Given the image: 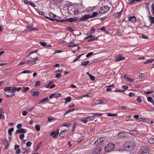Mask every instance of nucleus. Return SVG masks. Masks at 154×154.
<instances>
[{
    "label": "nucleus",
    "instance_id": "f257e3e1",
    "mask_svg": "<svg viewBox=\"0 0 154 154\" xmlns=\"http://www.w3.org/2000/svg\"><path fill=\"white\" fill-rule=\"evenodd\" d=\"M136 143L133 141H129L126 142L123 146L124 149L128 151L133 150L136 146Z\"/></svg>",
    "mask_w": 154,
    "mask_h": 154
},
{
    "label": "nucleus",
    "instance_id": "f03ea898",
    "mask_svg": "<svg viewBox=\"0 0 154 154\" xmlns=\"http://www.w3.org/2000/svg\"><path fill=\"white\" fill-rule=\"evenodd\" d=\"M115 147V145L112 143H109L106 145L104 150L107 152H109L113 150Z\"/></svg>",
    "mask_w": 154,
    "mask_h": 154
},
{
    "label": "nucleus",
    "instance_id": "7ed1b4c3",
    "mask_svg": "<svg viewBox=\"0 0 154 154\" xmlns=\"http://www.w3.org/2000/svg\"><path fill=\"white\" fill-rule=\"evenodd\" d=\"M49 17L45 16V17L51 21H54L55 20H58V19L56 18V15L54 14L52 12H50L49 14Z\"/></svg>",
    "mask_w": 154,
    "mask_h": 154
},
{
    "label": "nucleus",
    "instance_id": "20e7f679",
    "mask_svg": "<svg viewBox=\"0 0 154 154\" xmlns=\"http://www.w3.org/2000/svg\"><path fill=\"white\" fill-rule=\"evenodd\" d=\"M110 8L108 6H105L101 7L99 11L100 14H104L107 12L109 10Z\"/></svg>",
    "mask_w": 154,
    "mask_h": 154
},
{
    "label": "nucleus",
    "instance_id": "39448f33",
    "mask_svg": "<svg viewBox=\"0 0 154 154\" xmlns=\"http://www.w3.org/2000/svg\"><path fill=\"white\" fill-rule=\"evenodd\" d=\"M150 151L149 148L147 146H143L141 147L140 150V152L142 153H146Z\"/></svg>",
    "mask_w": 154,
    "mask_h": 154
},
{
    "label": "nucleus",
    "instance_id": "423d86ee",
    "mask_svg": "<svg viewBox=\"0 0 154 154\" xmlns=\"http://www.w3.org/2000/svg\"><path fill=\"white\" fill-rule=\"evenodd\" d=\"M115 61L116 62L120 61L125 60V58L124 57H122L121 54H119L116 55L115 57Z\"/></svg>",
    "mask_w": 154,
    "mask_h": 154
},
{
    "label": "nucleus",
    "instance_id": "0eeeda50",
    "mask_svg": "<svg viewBox=\"0 0 154 154\" xmlns=\"http://www.w3.org/2000/svg\"><path fill=\"white\" fill-rule=\"evenodd\" d=\"M30 58L33 60H29V65H34L36 63V61L37 60H38V57H36L35 58L33 59L31 57H30Z\"/></svg>",
    "mask_w": 154,
    "mask_h": 154
},
{
    "label": "nucleus",
    "instance_id": "6e6552de",
    "mask_svg": "<svg viewBox=\"0 0 154 154\" xmlns=\"http://www.w3.org/2000/svg\"><path fill=\"white\" fill-rule=\"evenodd\" d=\"M104 140L105 138L104 137H100L97 139L94 142L95 145L97 146L99 144L101 143L102 142L104 141Z\"/></svg>",
    "mask_w": 154,
    "mask_h": 154
},
{
    "label": "nucleus",
    "instance_id": "1a4fd4ad",
    "mask_svg": "<svg viewBox=\"0 0 154 154\" xmlns=\"http://www.w3.org/2000/svg\"><path fill=\"white\" fill-rule=\"evenodd\" d=\"M59 130L57 129L55 131L52 132L50 134V135H54L53 136V138H55L58 136L59 134Z\"/></svg>",
    "mask_w": 154,
    "mask_h": 154
},
{
    "label": "nucleus",
    "instance_id": "9d476101",
    "mask_svg": "<svg viewBox=\"0 0 154 154\" xmlns=\"http://www.w3.org/2000/svg\"><path fill=\"white\" fill-rule=\"evenodd\" d=\"M136 17L134 16H130L128 17V21L134 23L136 22Z\"/></svg>",
    "mask_w": 154,
    "mask_h": 154
},
{
    "label": "nucleus",
    "instance_id": "9b49d317",
    "mask_svg": "<svg viewBox=\"0 0 154 154\" xmlns=\"http://www.w3.org/2000/svg\"><path fill=\"white\" fill-rule=\"evenodd\" d=\"M128 133L125 132H119L118 135L119 137H127Z\"/></svg>",
    "mask_w": 154,
    "mask_h": 154
},
{
    "label": "nucleus",
    "instance_id": "f8f14e48",
    "mask_svg": "<svg viewBox=\"0 0 154 154\" xmlns=\"http://www.w3.org/2000/svg\"><path fill=\"white\" fill-rule=\"evenodd\" d=\"M68 131L67 130H64L61 131L60 134L59 136L60 137H63L66 136L68 133Z\"/></svg>",
    "mask_w": 154,
    "mask_h": 154
},
{
    "label": "nucleus",
    "instance_id": "ddd939ff",
    "mask_svg": "<svg viewBox=\"0 0 154 154\" xmlns=\"http://www.w3.org/2000/svg\"><path fill=\"white\" fill-rule=\"evenodd\" d=\"M4 111L3 109L0 107V119H4L5 116L4 115Z\"/></svg>",
    "mask_w": 154,
    "mask_h": 154
},
{
    "label": "nucleus",
    "instance_id": "4468645a",
    "mask_svg": "<svg viewBox=\"0 0 154 154\" xmlns=\"http://www.w3.org/2000/svg\"><path fill=\"white\" fill-rule=\"evenodd\" d=\"M149 14V20L151 24H153L154 23V16L152 17L150 13Z\"/></svg>",
    "mask_w": 154,
    "mask_h": 154
},
{
    "label": "nucleus",
    "instance_id": "2eb2a0df",
    "mask_svg": "<svg viewBox=\"0 0 154 154\" xmlns=\"http://www.w3.org/2000/svg\"><path fill=\"white\" fill-rule=\"evenodd\" d=\"M90 17L89 15H85L81 17L80 20H85L88 19Z\"/></svg>",
    "mask_w": 154,
    "mask_h": 154
},
{
    "label": "nucleus",
    "instance_id": "dca6fc26",
    "mask_svg": "<svg viewBox=\"0 0 154 154\" xmlns=\"http://www.w3.org/2000/svg\"><path fill=\"white\" fill-rule=\"evenodd\" d=\"M9 92L11 93H12V94L8 95L6 94L5 92H4V94L6 95L7 97H12L15 96V91L14 90H12V91H10Z\"/></svg>",
    "mask_w": 154,
    "mask_h": 154
},
{
    "label": "nucleus",
    "instance_id": "f3484780",
    "mask_svg": "<svg viewBox=\"0 0 154 154\" xmlns=\"http://www.w3.org/2000/svg\"><path fill=\"white\" fill-rule=\"evenodd\" d=\"M78 19L75 17V18H70L68 19H66V20L68 22H72L77 20Z\"/></svg>",
    "mask_w": 154,
    "mask_h": 154
},
{
    "label": "nucleus",
    "instance_id": "a211bd4d",
    "mask_svg": "<svg viewBox=\"0 0 154 154\" xmlns=\"http://www.w3.org/2000/svg\"><path fill=\"white\" fill-rule=\"evenodd\" d=\"M49 98L48 97L46 98L43 99L42 100H40L39 102V104H44L45 102L49 101Z\"/></svg>",
    "mask_w": 154,
    "mask_h": 154
},
{
    "label": "nucleus",
    "instance_id": "6ab92c4d",
    "mask_svg": "<svg viewBox=\"0 0 154 154\" xmlns=\"http://www.w3.org/2000/svg\"><path fill=\"white\" fill-rule=\"evenodd\" d=\"M26 131V129L21 128L16 131V132L17 133H22L23 134L25 133Z\"/></svg>",
    "mask_w": 154,
    "mask_h": 154
},
{
    "label": "nucleus",
    "instance_id": "aec40b11",
    "mask_svg": "<svg viewBox=\"0 0 154 154\" xmlns=\"http://www.w3.org/2000/svg\"><path fill=\"white\" fill-rule=\"evenodd\" d=\"M25 4L26 5H29L33 7H34L36 6V5L34 3H33L32 2L30 1H25Z\"/></svg>",
    "mask_w": 154,
    "mask_h": 154
},
{
    "label": "nucleus",
    "instance_id": "412c9836",
    "mask_svg": "<svg viewBox=\"0 0 154 154\" xmlns=\"http://www.w3.org/2000/svg\"><path fill=\"white\" fill-rule=\"evenodd\" d=\"M101 150V147H98L95 149L94 152L96 154H99Z\"/></svg>",
    "mask_w": 154,
    "mask_h": 154
},
{
    "label": "nucleus",
    "instance_id": "4be33fe9",
    "mask_svg": "<svg viewBox=\"0 0 154 154\" xmlns=\"http://www.w3.org/2000/svg\"><path fill=\"white\" fill-rule=\"evenodd\" d=\"M129 134L132 135H136L137 134L138 132L134 130H131L129 132Z\"/></svg>",
    "mask_w": 154,
    "mask_h": 154
},
{
    "label": "nucleus",
    "instance_id": "5701e85b",
    "mask_svg": "<svg viewBox=\"0 0 154 154\" xmlns=\"http://www.w3.org/2000/svg\"><path fill=\"white\" fill-rule=\"evenodd\" d=\"M72 12L74 14H78L79 12V11L78 10V9L77 8H74L72 9L71 10Z\"/></svg>",
    "mask_w": 154,
    "mask_h": 154
},
{
    "label": "nucleus",
    "instance_id": "b1692460",
    "mask_svg": "<svg viewBox=\"0 0 154 154\" xmlns=\"http://www.w3.org/2000/svg\"><path fill=\"white\" fill-rule=\"evenodd\" d=\"M27 28L29 29V30L31 31H34V30H38V29H36L35 28H32V26L30 25H28L26 26Z\"/></svg>",
    "mask_w": 154,
    "mask_h": 154
},
{
    "label": "nucleus",
    "instance_id": "393cba45",
    "mask_svg": "<svg viewBox=\"0 0 154 154\" xmlns=\"http://www.w3.org/2000/svg\"><path fill=\"white\" fill-rule=\"evenodd\" d=\"M31 94L33 96H38L39 95V92L35 91H32Z\"/></svg>",
    "mask_w": 154,
    "mask_h": 154
},
{
    "label": "nucleus",
    "instance_id": "a878e982",
    "mask_svg": "<svg viewBox=\"0 0 154 154\" xmlns=\"http://www.w3.org/2000/svg\"><path fill=\"white\" fill-rule=\"evenodd\" d=\"M21 87H14L12 88V90H14V91H20L21 90Z\"/></svg>",
    "mask_w": 154,
    "mask_h": 154
},
{
    "label": "nucleus",
    "instance_id": "bb28decb",
    "mask_svg": "<svg viewBox=\"0 0 154 154\" xmlns=\"http://www.w3.org/2000/svg\"><path fill=\"white\" fill-rule=\"evenodd\" d=\"M122 10L121 11H120L119 12H117L116 13H115V17H117L120 16L122 14Z\"/></svg>",
    "mask_w": 154,
    "mask_h": 154
},
{
    "label": "nucleus",
    "instance_id": "cd10ccee",
    "mask_svg": "<svg viewBox=\"0 0 154 154\" xmlns=\"http://www.w3.org/2000/svg\"><path fill=\"white\" fill-rule=\"evenodd\" d=\"M99 13L96 12H93L92 14L90 16V17L92 18L94 17H96L98 14Z\"/></svg>",
    "mask_w": 154,
    "mask_h": 154
},
{
    "label": "nucleus",
    "instance_id": "c85d7f7f",
    "mask_svg": "<svg viewBox=\"0 0 154 154\" xmlns=\"http://www.w3.org/2000/svg\"><path fill=\"white\" fill-rule=\"evenodd\" d=\"M89 62L88 61H83L81 62V65L82 66H85L87 65Z\"/></svg>",
    "mask_w": 154,
    "mask_h": 154
},
{
    "label": "nucleus",
    "instance_id": "c756f323",
    "mask_svg": "<svg viewBox=\"0 0 154 154\" xmlns=\"http://www.w3.org/2000/svg\"><path fill=\"white\" fill-rule=\"evenodd\" d=\"M148 142L151 144H154V138H150L148 140Z\"/></svg>",
    "mask_w": 154,
    "mask_h": 154
},
{
    "label": "nucleus",
    "instance_id": "7c9ffc66",
    "mask_svg": "<svg viewBox=\"0 0 154 154\" xmlns=\"http://www.w3.org/2000/svg\"><path fill=\"white\" fill-rule=\"evenodd\" d=\"M88 121V120L87 119V117L83 119H82L81 120V121L82 122L84 123H87Z\"/></svg>",
    "mask_w": 154,
    "mask_h": 154
},
{
    "label": "nucleus",
    "instance_id": "2f4dec72",
    "mask_svg": "<svg viewBox=\"0 0 154 154\" xmlns=\"http://www.w3.org/2000/svg\"><path fill=\"white\" fill-rule=\"evenodd\" d=\"M41 125H37L35 126V128L37 131H39L40 129Z\"/></svg>",
    "mask_w": 154,
    "mask_h": 154
},
{
    "label": "nucleus",
    "instance_id": "473e14b6",
    "mask_svg": "<svg viewBox=\"0 0 154 154\" xmlns=\"http://www.w3.org/2000/svg\"><path fill=\"white\" fill-rule=\"evenodd\" d=\"M95 29L92 28L91 30H89L88 32V34H91L94 32L95 31Z\"/></svg>",
    "mask_w": 154,
    "mask_h": 154
},
{
    "label": "nucleus",
    "instance_id": "72a5a7b5",
    "mask_svg": "<svg viewBox=\"0 0 154 154\" xmlns=\"http://www.w3.org/2000/svg\"><path fill=\"white\" fill-rule=\"evenodd\" d=\"M75 110V108H72V109H70L68 110L64 113V114L65 115L70 112L73 111Z\"/></svg>",
    "mask_w": 154,
    "mask_h": 154
},
{
    "label": "nucleus",
    "instance_id": "f704fd0d",
    "mask_svg": "<svg viewBox=\"0 0 154 154\" xmlns=\"http://www.w3.org/2000/svg\"><path fill=\"white\" fill-rule=\"evenodd\" d=\"M87 119L89 121H93L94 120L95 117L94 116H89L87 117Z\"/></svg>",
    "mask_w": 154,
    "mask_h": 154
},
{
    "label": "nucleus",
    "instance_id": "c9c22d12",
    "mask_svg": "<svg viewBox=\"0 0 154 154\" xmlns=\"http://www.w3.org/2000/svg\"><path fill=\"white\" fill-rule=\"evenodd\" d=\"M84 136H82L81 137L77 140V142L78 143L84 140Z\"/></svg>",
    "mask_w": 154,
    "mask_h": 154
},
{
    "label": "nucleus",
    "instance_id": "e433bc0d",
    "mask_svg": "<svg viewBox=\"0 0 154 154\" xmlns=\"http://www.w3.org/2000/svg\"><path fill=\"white\" fill-rule=\"evenodd\" d=\"M107 115L109 116H117V114H111L110 113H108L107 114Z\"/></svg>",
    "mask_w": 154,
    "mask_h": 154
},
{
    "label": "nucleus",
    "instance_id": "4c0bfd02",
    "mask_svg": "<svg viewBox=\"0 0 154 154\" xmlns=\"http://www.w3.org/2000/svg\"><path fill=\"white\" fill-rule=\"evenodd\" d=\"M14 130V128H11L8 131V134L10 135H12L11 132L13 131Z\"/></svg>",
    "mask_w": 154,
    "mask_h": 154
},
{
    "label": "nucleus",
    "instance_id": "58836bf2",
    "mask_svg": "<svg viewBox=\"0 0 154 154\" xmlns=\"http://www.w3.org/2000/svg\"><path fill=\"white\" fill-rule=\"evenodd\" d=\"M11 89V87H6L5 88L4 90L5 91H10Z\"/></svg>",
    "mask_w": 154,
    "mask_h": 154
},
{
    "label": "nucleus",
    "instance_id": "ea45409f",
    "mask_svg": "<svg viewBox=\"0 0 154 154\" xmlns=\"http://www.w3.org/2000/svg\"><path fill=\"white\" fill-rule=\"evenodd\" d=\"M141 1V0H130V2H129V4H132L133 3H135V2L136 1L137 2H140Z\"/></svg>",
    "mask_w": 154,
    "mask_h": 154
},
{
    "label": "nucleus",
    "instance_id": "a19ab883",
    "mask_svg": "<svg viewBox=\"0 0 154 154\" xmlns=\"http://www.w3.org/2000/svg\"><path fill=\"white\" fill-rule=\"evenodd\" d=\"M149 3H150L149 2H146L145 4V5L146 6V8L147 9H148L149 11V7L148 6L149 5Z\"/></svg>",
    "mask_w": 154,
    "mask_h": 154
},
{
    "label": "nucleus",
    "instance_id": "79ce46f5",
    "mask_svg": "<svg viewBox=\"0 0 154 154\" xmlns=\"http://www.w3.org/2000/svg\"><path fill=\"white\" fill-rule=\"evenodd\" d=\"M65 100L66 102H69L71 101V98L70 96L67 97L66 99H65Z\"/></svg>",
    "mask_w": 154,
    "mask_h": 154
},
{
    "label": "nucleus",
    "instance_id": "37998d69",
    "mask_svg": "<svg viewBox=\"0 0 154 154\" xmlns=\"http://www.w3.org/2000/svg\"><path fill=\"white\" fill-rule=\"evenodd\" d=\"M147 100L149 102H151V103H152L154 101V100L152 99L151 97H148L147 98Z\"/></svg>",
    "mask_w": 154,
    "mask_h": 154
},
{
    "label": "nucleus",
    "instance_id": "c03bdc74",
    "mask_svg": "<svg viewBox=\"0 0 154 154\" xmlns=\"http://www.w3.org/2000/svg\"><path fill=\"white\" fill-rule=\"evenodd\" d=\"M151 12L152 14H154V3L151 6Z\"/></svg>",
    "mask_w": 154,
    "mask_h": 154
},
{
    "label": "nucleus",
    "instance_id": "a18cd8bd",
    "mask_svg": "<svg viewBox=\"0 0 154 154\" xmlns=\"http://www.w3.org/2000/svg\"><path fill=\"white\" fill-rule=\"evenodd\" d=\"M38 51V50H36L35 51H32L31 52H30L29 54L28 55H26V57H29V56H30L31 54H33V53H36V52H37Z\"/></svg>",
    "mask_w": 154,
    "mask_h": 154
},
{
    "label": "nucleus",
    "instance_id": "49530a36",
    "mask_svg": "<svg viewBox=\"0 0 154 154\" xmlns=\"http://www.w3.org/2000/svg\"><path fill=\"white\" fill-rule=\"evenodd\" d=\"M39 44L43 46H45L46 45V43L45 42H39Z\"/></svg>",
    "mask_w": 154,
    "mask_h": 154
},
{
    "label": "nucleus",
    "instance_id": "de8ad7c7",
    "mask_svg": "<svg viewBox=\"0 0 154 154\" xmlns=\"http://www.w3.org/2000/svg\"><path fill=\"white\" fill-rule=\"evenodd\" d=\"M52 82H49L48 84L46 85L45 87L47 88H50V86L51 85Z\"/></svg>",
    "mask_w": 154,
    "mask_h": 154
},
{
    "label": "nucleus",
    "instance_id": "09e8293b",
    "mask_svg": "<svg viewBox=\"0 0 154 154\" xmlns=\"http://www.w3.org/2000/svg\"><path fill=\"white\" fill-rule=\"evenodd\" d=\"M153 59L150 60H147L146 61L144 62V63L145 64H147L149 63L152 62L153 61Z\"/></svg>",
    "mask_w": 154,
    "mask_h": 154
},
{
    "label": "nucleus",
    "instance_id": "8fccbe9b",
    "mask_svg": "<svg viewBox=\"0 0 154 154\" xmlns=\"http://www.w3.org/2000/svg\"><path fill=\"white\" fill-rule=\"evenodd\" d=\"M31 72L30 71L28 70H24L22 72V74L26 73H31Z\"/></svg>",
    "mask_w": 154,
    "mask_h": 154
},
{
    "label": "nucleus",
    "instance_id": "3c124183",
    "mask_svg": "<svg viewBox=\"0 0 154 154\" xmlns=\"http://www.w3.org/2000/svg\"><path fill=\"white\" fill-rule=\"evenodd\" d=\"M40 84L41 82L40 81H37L35 82V86H38Z\"/></svg>",
    "mask_w": 154,
    "mask_h": 154
},
{
    "label": "nucleus",
    "instance_id": "603ef678",
    "mask_svg": "<svg viewBox=\"0 0 154 154\" xmlns=\"http://www.w3.org/2000/svg\"><path fill=\"white\" fill-rule=\"evenodd\" d=\"M55 97H59L61 96V94L60 93H54Z\"/></svg>",
    "mask_w": 154,
    "mask_h": 154
},
{
    "label": "nucleus",
    "instance_id": "864d4df0",
    "mask_svg": "<svg viewBox=\"0 0 154 154\" xmlns=\"http://www.w3.org/2000/svg\"><path fill=\"white\" fill-rule=\"evenodd\" d=\"M82 54L79 55L73 61V62H74L77 61V60L79 59V58L82 56Z\"/></svg>",
    "mask_w": 154,
    "mask_h": 154
},
{
    "label": "nucleus",
    "instance_id": "5fc2aeb1",
    "mask_svg": "<svg viewBox=\"0 0 154 154\" xmlns=\"http://www.w3.org/2000/svg\"><path fill=\"white\" fill-rule=\"evenodd\" d=\"M26 144L27 146L29 147L31 146L32 143L31 141H28L26 143Z\"/></svg>",
    "mask_w": 154,
    "mask_h": 154
},
{
    "label": "nucleus",
    "instance_id": "6e6d98bb",
    "mask_svg": "<svg viewBox=\"0 0 154 154\" xmlns=\"http://www.w3.org/2000/svg\"><path fill=\"white\" fill-rule=\"evenodd\" d=\"M96 101L98 104H100L103 103V102L101 99H98L96 100Z\"/></svg>",
    "mask_w": 154,
    "mask_h": 154
},
{
    "label": "nucleus",
    "instance_id": "4d7b16f0",
    "mask_svg": "<svg viewBox=\"0 0 154 154\" xmlns=\"http://www.w3.org/2000/svg\"><path fill=\"white\" fill-rule=\"evenodd\" d=\"M94 36V35H90L87 36L85 38H84V40L86 39L91 38L93 37Z\"/></svg>",
    "mask_w": 154,
    "mask_h": 154
},
{
    "label": "nucleus",
    "instance_id": "13d9d810",
    "mask_svg": "<svg viewBox=\"0 0 154 154\" xmlns=\"http://www.w3.org/2000/svg\"><path fill=\"white\" fill-rule=\"evenodd\" d=\"M119 108L120 109H122L123 110H125L127 109L126 106H123L121 107H119Z\"/></svg>",
    "mask_w": 154,
    "mask_h": 154
},
{
    "label": "nucleus",
    "instance_id": "bf43d9fd",
    "mask_svg": "<svg viewBox=\"0 0 154 154\" xmlns=\"http://www.w3.org/2000/svg\"><path fill=\"white\" fill-rule=\"evenodd\" d=\"M144 76V74L142 73H139V75H138V76L139 78H141L143 77Z\"/></svg>",
    "mask_w": 154,
    "mask_h": 154
},
{
    "label": "nucleus",
    "instance_id": "052dcab7",
    "mask_svg": "<svg viewBox=\"0 0 154 154\" xmlns=\"http://www.w3.org/2000/svg\"><path fill=\"white\" fill-rule=\"evenodd\" d=\"M34 108V107H29L27 109V110L29 111H31Z\"/></svg>",
    "mask_w": 154,
    "mask_h": 154
},
{
    "label": "nucleus",
    "instance_id": "680f3d73",
    "mask_svg": "<svg viewBox=\"0 0 154 154\" xmlns=\"http://www.w3.org/2000/svg\"><path fill=\"white\" fill-rule=\"evenodd\" d=\"M89 76L90 78V79L91 80H92V81L94 80L95 79V78L93 76L91 75H89Z\"/></svg>",
    "mask_w": 154,
    "mask_h": 154
},
{
    "label": "nucleus",
    "instance_id": "e2e57ef3",
    "mask_svg": "<svg viewBox=\"0 0 154 154\" xmlns=\"http://www.w3.org/2000/svg\"><path fill=\"white\" fill-rule=\"evenodd\" d=\"M62 75L60 73H57L55 75V77L59 78L61 77Z\"/></svg>",
    "mask_w": 154,
    "mask_h": 154
},
{
    "label": "nucleus",
    "instance_id": "0e129e2a",
    "mask_svg": "<svg viewBox=\"0 0 154 154\" xmlns=\"http://www.w3.org/2000/svg\"><path fill=\"white\" fill-rule=\"evenodd\" d=\"M75 106V105L73 103H70L68 106L69 108H71L74 107Z\"/></svg>",
    "mask_w": 154,
    "mask_h": 154
},
{
    "label": "nucleus",
    "instance_id": "69168bd1",
    "mask_svg": "<svg viewBox=\"0 0 154 154\" xmlns=\"http://www.w3.org/2000/svg\"><path fill=\"white\" fill-rule=\"evenodd\" d=\"M93 54V52H90V53H89L88 54L86 55V56L87 57H88L91 56Z\"/></svg>",
    "mask_w": 154,
    "mask_h": 154
},
{
    "label": "nucleus",
    "instance_id": "338daca9",
    "mask_svg": "<svg viewBox=\"0 0 154 154\" xmlns=\"http://www.w3.org/2000/svg\"><path fill=\"white\" fill-rule=\"evenodd\" d=\"M28 151V150L27 149L24 148H23L22 150V152L23 153L27 152Z\"/></svg>",
    "mask_w": 154,
    "mask_h": 154
},
{
    "label": "nucleus",
    "instance_id": "774afa93",
    "mask_svg": "<svg viewBox=\"0 0 154 154\" xmlns=\"http://www.w3.org/2000/svg\"><path fill=\"white\" fill-rule=\"evenodd\" d=\"M27 112L26 111H23L22 112V114L23 115L26 116V115Z\"/></svg>",
    "mask_w": 154,
    "mask_h": 154
}]
</instances>
